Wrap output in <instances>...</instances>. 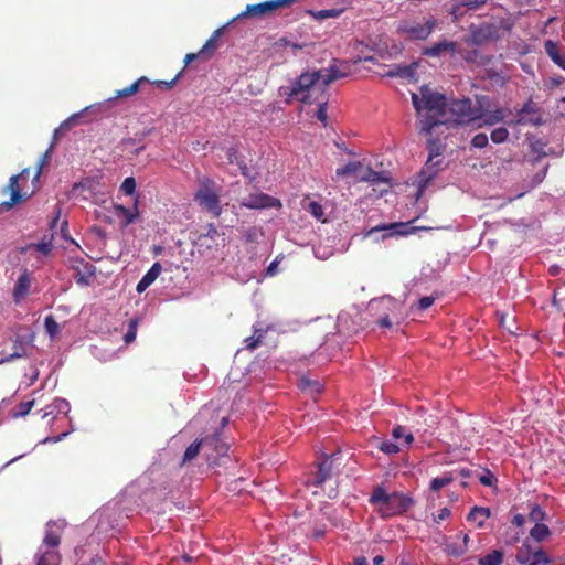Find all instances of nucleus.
Wrapping results in <instances>:
<instances>
[{
	"label": "nucleus",
	"instance_id": "1",
	"mask_svg": "<svg viewBox=\"0 0 565 565\" xmlns=\"http://www.w3.org/2000/svg\"><path fill=\"white\" fill-rule=\"evenodd\" d=\"M412 103L418 116H420V132L431 135L436 127L449 121L446 118L447 102L445 95L431 92L423 86L419 94H412Z\"/></svg>",
	"mask_w": 565,
	"mask_h": 565
},
{
	"label": "nucleus",
	"instance_id": "2",
	"mask_svg": "<svg viewBox=\"0 0 565 565\" xmlns=\"http://www.w3.org/2000/svg\"><path fill=\"white\" fill-rule=\"evenodd\" d=\"M323 72L312 71L305 72L291 82L289 87H282L286 89L285 94L292 97L303 104L313 103V93L319 92L320 94L326 93L327 86L322 85Z\"/></svg>",
	"mask_w": 565,
	"mask_h": 565
},
{
	"label": "nucleus",
	"instance_id": "3",
	"mask_svg": "<svg viewBox=\"0 0 565 565\" xmlns=\"http://www.w3.org/2000/svg\"><path fill=\"white\" fill-rule=\"evenodd\" d=\"M198 190L194 193V201L213 217H220L223 209L221 205V188L210 177L203 175L198 179Z\"/></svg>",
	"mask_w": 565,
	"mask_h": 565
},
{
	"label": "nucleus",
	"instance_id": "4",
	"mask_svg": "<svg viewBox=\"0 0 565 565\" xmlns=\"http://www.w3.org/2000/svg\"><path fill=\"white\" fill-rule=\"evenodd\" d=\"M427 148L429 156L425 163V167L418 174V195H420L429 182L434 179L438 171V167L441 163V154L444 151V145L438 139H429L427 141Z\"/></svg>",
	"mask_w": 565,
	"mask_h": 565
},
{
	"label": "nucleus",
	"instance_id": "5",
	"mask_svg": "<svg viewBox=\"0 0 565 565\" xmlns=\"http://www.w3.org/2000/svg\"><path fill=\"white\" fill-rule=\"evenodd\" d=\"M447 108L451 115V121L455 124H469L481 117V110L473 108L471 99L468 97L451 100L447 104Z\"/></svg>",
	"mask_w": 565,
	"mask_h": 565
},
{
	"label": "nucleus",
	"instance_id": "6",
	"mask_svg": "<svg viewBox=\"0 0 565 565\" xmlns=\"http://www.w3.org/2000/svg\"><path fill=\"white\" fill-rule=\"evenodd\" d=\"M437 26V20L433 17L427 19L424 23L416 21H401L397 26V33L406 35L413 41H425L435 31Z\"/></svg>",
	"mask_w": 565,
	"mask_h": 565
},
{
	"label": "nucleus",
	"instance_id": "7",
	"mask_svg": "<svg viewBox=\"0 0 565 565\" xmlns=\"http://www.w3.org/2000/svg\"><path fill=\"white\" fill-rule=\"evenodd\" d=\"M542 124V116L536 104L529 99L520 109L516 110L515 119L510 121L512 126H539Z\"/></svg>",
	"mask_w": 565,
	"mask_h": 565
},
{
	"label": "nucleus",
	"instance_id": "8",
	"mask_svg": "<svg viewBox=\"0 0 565 565\" xmlns=\"http://www.w3.org/2000/svg\"><path fill=\"white\" fill-rule=\"evenodd\" d=\"M499 38V28L495 24L483 23L479 26L470 28L469 43L472 45L480 46Z\"/></svg>",
	"mask_w": 565,
	"mask_h": 565
},
{
	"label": "nucleus",
	"instance_id": "9",
	"mask_svg": "<svg viewBox=\"0 0 565 565\" xmlns=\"http://www.w3.org/2000/svg\"><path fill=\"white\" fill-rule=\"evenodd\" d=\"M413 504L414 501L409 497L399 492H393L390 494V501L383 516L390 518L393 515L402 514L406 512Z\"/></svg>",
	"mask_w": 565,
	"mask_h": 565
},
{
	"label": "nucleus",
	"instance_id": "10",
	"mask_svg": "<svg viewBox=\"0 0 565 565\" xmlns=\"http://www.w3.org/2000/svg\"><path fill=\"white\" fill-rule=\"evenodd\" d=\"M30 174V168H25L21 171L19 175H12L9 180L8 190L11 193L10 201H4L0 203V211H8L10 210L14 204H18L22 201V194L19 185V179L25 178Z\"/></svg>",
	"mask_w": 565,
	"mask_h": 565
},
{
	"label": "nucleus",
	"instance_id": "11",
	"mask_svg": "<svg viewBox=\"0 0 565 565\" xmlns=\"http://www.w3.org/2000/svg\"><path fill=\"white\" fill-rule=\"evenodd\" d=\"M276 11L274 1L269 0L262 3L247 4L236 19L263 18L274 14Z\"/></svg>",
	"mask_w": 565,
	"mask_h": 565
},
{
	"label": "nucleus",
	"instance_id": "12",
	"mask_svg": "<svg viewBox=\"0 0 565 565\" xmlns=\"http://www.w3.org/2000/svg\"><path fill=\"white\" fill-rule=\"evenodd\" d=\"M242 205L248 209H265L280 206L278 199L273 198L265 193L249 194L242 201Z\"/></svg>",
	"mask_w": 565,
	"mask_h": 565
},
{
	"label": "nucleus",
	"instance_id": "13",
	"mask_svg": "<svg viewBox=\"0 0 565 565\" xmlns=\"http://www.w3.org/2000/svg\"><path fill=\"white\" fill-rule=\"evenodd\" d=\"M320 72H323L322 85L328 87L333 81L347 77L350 74V65L347 62L334 63Z\"/></svg>",
	"mask_w": 565,
	"mask_h": 565
},
{
	"label": "nucleus",
	"instance_id": "14",
	"mask_svg": "<svg viewBox=\"0 0 565 565\" xmlns=\"http://www.w3.org/2000/svg\"><path fill=\"white\" fill-rule=\"evenodd\" d=\"M61 532L62 531L56 522H47L45 535L39 548L56 550L61 544Z\"/></svg>",
	"mask_w": 565,
	"mask_h": 565
},
{
	"label": "nucleus",
	"instance_id": "15",
	"mask_svg": "<svg viewBox=\"0 0 565 565\" xmlns=\"http://www.w3.org/2000/svg\"><path fill=\"white\" fill-rule=\"evenodd\" d=\"M457 52V43L454 41H440L438 43L433 44L431 46H427L423 50V55L439 57L445 53L455 54Z\"/></svg>",
	"mask_w": 565,
	"mask_h": 565
},
{
	"label": "nucleus",
	"instance_id": "16",
	"mask_svg": "<svg viewBox=\"0 0 565 565\" xmlns=\"http://www.w3.org/2000/svg\"><path fill=\"white\" fill-rule=\"evenodd\" d=\"M70 409L71 406L66 399L55 398L51 404L42 409V418L51 417L52 419H55L60 414L67 415Z\"/></svg>",
	"mask_w": 565,
	"mask_h": 565
},
{
	"label": "nucleus",
	"instance_id": "17",
	"mask_svg": "<svg viewBox=\"0 0 565 565\" xmlns=\"http://www.w3.org/2000/svg\"><path fill=\"white\" fill-rule=\"evenodd\" d=\"M0 355V363H8L26 356V348L22 341V338L20 335L15 337L13 340L12 351L7 353L4 350H1Z\"/></svg>",
	"mask_w": 565,
	"mask_h": 565
},
{
	"label": "nucleus",
	"instance_id": "18",
	"mask_svg": "<svg viewBox=\"0 0 565 565\" xmlns=\"http://www.w3.org/2000/svg\"><path fill=\"white\" fill-rule=\"evenodd\" d=\"M35 565H61L62 556L57 550L38 548Z\"/></svg>",
	"mask_w": 565,
	"mask_h": 565
},
{
	"label": "nucleus",
	"instance_id": "19",
	"mask_svg": "<svg viewBox=\"0 0 565 565\" xmlns=\"http://www.w3.org/2000/svg\"><path fill=\"white\" fill-rule=\"evenodd\" d=\"M31 276L28 269H24L19 276L15 286L13 288V298L15 302L23 299L30 291Z\"/></svg>",
	"mask_w": 565,
	"mask_h": 565
},
{
	"label": "nucleus",
	"instance_id": "20",
	"mask_svg": "<svg viewBox=\"0 0 565 565\" xmlns=\"http://www.w3.org/2000/svg\"><path fill=\"white\" fill-rule=\"evenodd\" d=\"M162 271V266L159 262H156L150 269L143 275L136 286V291L142 294L147 288L156 281Z\"/></svg>",
	"mask_w": 565,
	"mask_h": 565
},
{
	"label": "nucleus",
	"instance_id": "21",
	"mask_svg": "<svg viewBox=\"0 0 565 565\" xmlns=\"http://www.w3.org/2000/svg\"><path fill=\"white\" fill-rule=\"evenodd\" d=\"M212 445L213 438L204 437L202 439L195 440L185 449L182 462L185 463L193 460L199 455L202 447L207 448L212 447Z\"/></svg>",
	"mask_w": 565,
	"mask_h": 565
},
{
	"label": "nucleus",
	"instance_id": "22",
	"mask_svg": "<svg viewBox=\"0 0 565 565\" xmlns=\"http://www.w3.org/2000/svg\"><path fill=\"white\" fill-rule=\"evenodd\" d=\"M390 494L391 493H387L384 488L376 487L370 497V503L379 505V512L382 516L384 515L385 509L388 504Z\"/></svg>",
	"mask_w": 565,
	"mask_h": 565
},
{
	"label": "nucleus",
	"instance_id": "23",
	"mask_svg": "<svg viewBox=\"0 0 565 565\" xmlns=\"http://www.w3.org/2000/svg\"><path fill=\"white\" fill-rule=\"evenodd\" d=\"M223 33V29H217L213 32L211 38L205 42V44L202 46V49L199 51V54H201L204 58H210L216 49L218 47V39Z\"/></svg>",
	"mask_w": 565,
	"mask_h": 565
},
{
	"label": "nucleus",
	"instance_id": "24",
	"mask_svg": "<svg viewBox=\"0 0 565 565\" xmlns=\"http://www.w3.org/2000/svg\"><path fill=\"white\" fill-rule=\"evenodd\" d=\"M332 475V461L329 458H324L318 463V471L316 473L315 483L317 486L323 484Z\"/></svg>",
	"mask_w": 565,
	"mask_h": 565
},
{
	"label": "nucleus",
	"instance_id": "25",
	"mask_svg": "<svg viewBox=\"0 0 565 565\" xmlns=\"http://www.w3.org/2000/svg\"><path fill=\"white\" fill-rule=\"evenodd\" d=\"M114 209L117 215H120L125 218L122 223L124 226L134 223L139 216L137 200L135 201L134 212L120 204H115Z\"/></svg>",
	"mask_w": 565,
	"mask_h": 565
},
{
	"label": "nucleus",
	"instance_id": "26",
	"mask_svg": "<svg viewBox=\"0 0 565 565\" xmlns=\"http://www.w3.org/2000/svg\"><path fill=\"white\" fill-rule=\"evenodd\" d=\"M149 83V79L146 76H141L136 82H134L131 85L119 89L116 92L114 99L116 98H126L130 97L135 94H137L141 87L142 84ZM113 100V98H109V102Z\"/></svg>",
	"mask_w": 565,
	"mask_h": 565
},
{
	"label": "nucleus",
	"instance_id": "27",
	"mask_svg": "<svg viewBox=\"0 0 565 565\" xmlns=\"http://www.w3.org/2000/svg\"><path fill=\"white\" fill-rule=\"evenodd\" d=\"M544 50L548 57L559 67L565 70V58L559 54V50L557 44L552 41L547 40L544 43Z\"/></svg>",
	"mask_w": 565,
	"mask_h": 565
},
{
	"label": "nucleus",
	"instance_id": "28",
	"mask_svg": "<svg viewBox=\"0 0 565 565\" xmlns=\"http://www.w3.org/2000/svg\"><path fill=\"white\" fill-rule=\"evenodd\" d=\"M313 103H317L318 109L316 113L317 119L324 126H328V115H327V105H328V96L326 93L316 96Z\"/></svg>",
	"mask_w": 565,
	"mask_h": 565
},
{
	"label": "nucleus",
	"instance_id": "29",
	"mask_svg": "<svg viewBox=\"0 0 565 565\" xmlns=\"http://www.w3.org/2000/svg\"><path fill=\"white\" fill-rule=\"evenodd\" d=\"M298 387L307 394L316 395L322 392L323 385L317 381L308 377H301Z\"/></svg>",
	"mask_w": 565,
	"mask_h": 565
},
{
	"label": "nucleus",
	"instance_id": "30",
	"mask_svg": "<svg viewBox=\"0 0 565 565\" xmlns=\"http://www.w3.org/2000/svg\"><path fill=\"white\" fill-rule=\"evenodd\" d=\"M418 64L412 63L409 65H396L394 70H391L388 76H398L402 78H414Z\"/></svg>",
	"mask_w": 565,
	"mask_h": 565
},
{
	"label": "nucleus",
	"instance_id": "31",
	"mask_svg": "<svg viewBox=\"0 0 565 565\" xmlns=\"http://www.w3.org/2000/svg\"><path fill=\"white\" fill-rule=\"evenodd\" d=\"M505 118V111L504 109L498 108L493 111L481 114V117L479 119L482 120V122L479 125L481 126H494L495 124L502 122Z\"/></svg>",
	"mask_w": 565,
	"mask_h": 565
},
{
	"label": "nucleus",
	"instance_id": "32",
	"mask_svg": "<svg viewBox=\"0 0 565 565\" xmlns=\"http://www.w3.org/2000/svg\"><path fill=\"white\" fill-rule=\"evenodd\" d=\"M490 516V510L488 508L473 507L468 514V521H475L478 526H482L484 521Z\"/></svg>",
	"mask_w": 565,
	"mask_h": 565
},
{
	"label": "nucleus",
	"instance_id": "33",
	"mask_svg": "<svg viewBox=\"0 0 565 565\" xmlns=\"http://www.w3.org/2000/svg\"><path fill=\"white\" fill-rule=\"evenodd\" d=\"M343 12V9H324L319 11L309 10L308 13L317 21L326 19L338 18Z\"/></svg>",
	"mask_w": 565,
	"mask_h": 565
},
{
	"label": "nucleus",
	"instance_id": "34",
	"mask_svg": "<svg viewBox=\"0 0 565 565\" xmlns=\"http://www.w3.org/2000/svg\"><path fill=\"white\" fill-rule=\"evenodd\" d=\"M503 562V553L494 550L491 553L479 558V565H501Z\"/></svg>",
	"mask_w": 565,
	"mask_h": 565
},
{
	"label": "nucleus",
	"instance_id": "35",
	"mask_svg": "<svg viewBox=\"0 0 565 565\" xmlns=\"http://www.w3.org/2000/svg\"><path fill=\"white\" fill-rule=\"evenodd\" d=\"M360 180L371 183H384L388 181V178H386L382 172H377L371 168H367L364 174L361 175Z\"/></svg>",
	"mask_w": 565,
	"mask_h": 565
},
{
	"label": "nucleus",
	"instance_id": "36",
	"mask_svg": "<svg viewBox=\"0 0 565 565\" xmlns=\"http://www.w3.org/2000/svg\"><path fill=\"white\" fill-rule=\"evenodd\" d=\"M551 534L547 525L543 523H536L530 531V535L536 542H542Z\"/></svg>",
	"mask_w": 565,
	"mask_h": 565
},
{
	"label": "nucleus",
	"instance_id": "37",
	"mask_svg": "<svg viewBox=\"0 0 565 565\" xmlns=\"http://www.w3.org/2000/svg\"><path fill=\"white\" fill-rule=\"evenodd\" d=\"M454 476L451 472L444 473L441 477L434 478L430 481V490L433 491H439L444 487L448 486L454 481Z\"/></svg>",
	"mask_w": 565,
	"mask_h": 565
},
{
	"label": "nucleus",
	"instance_id": "38",
	"mask_svg": "<svg viewBox=\"0 0 565 565\" xmlns=\"http://www.w3.org/2000/svg\"><path fill=\"white\" fill-rule=\"evenodd\" d=\"M362 168V163L360 161H351L348 164L338 168L335 170V175L338 178H344L347 175L356 173Z\"/></svg>",
	"mask_w": 565,
	"mask_h": 565
},
{
	"label": "nucleus",
	"instance_id": "39",
	"mask_svg": "<svg viewBox=\"0 0 565 565\" xmlns=\"http://www.w3.org/2000/svg\"><path fill=\"white\" fill-rule=\"evenodd\" d=\"M264 333H265V331L262 329L255 330L254 335L247 337L244 340L245 349L250 350V351L255 350L262 343Z\"/></svg>",
	"mask_w": 565,
	"mask_h": 565
},
{
	"label": "nucleus",
	"instance_id": "40",
	"mask_svg": "<svg viewBox=\"0 0 565 565\" xmlns=\"http://www.w3.org/2000/svg\"><path fill=\"white\" fill-rule=\"evenodd\" d=\"M302 207L317 220H322L324 212L320 203L316 201H309L307 204L303 203Z\"/></svg>",
	"mask_w": 565,
	"mask_h": 565
},
{
	"label": "nucleus",
	"instance_id": "41",
	"mask_svg": "<svg viewBox=\"0 0 565 565\" xmlns=\"http://www.w3.org/2000/svg\"><path fill=\"white\" fill-rule=\"evenodd\" d=\"M85 268L87 269V271L85 274L78 273L75 276L76 284L79 285V286H88L90 284V278L94 275V267H93V265L86 263L85 264Z\"/></svg>",
	"mask_w": 565,
	"mask_h": 565
},
{
	"label": "nucleus",
	"instance_id": "42",
	"mask_svg": "<svg viewBox=\"0 0 565 565\" xmlns=\"http://www.w3.org/2000/svg\"><path fill=\"white\" fill-rule=\"evenodd\" d=\"M44 327H45V331L46 333L50 335V338H55L61 329H60V324L56 322V320L53 318V316H47L44 320Z\"/></svg>",
	"mask_w": 565,
	"mask_h": 565
},
{
	"label": "nucleus",
	"instance_id": "43",
	"mask_svg": "<svg viewBox=\"0 0 565 565\" xmlns=\"http://www.w3.org/2000/svg\"><path fill=\"white\" fill-rule=\"evenodd\" d=\"M445 552L447 555L452 557H460L467 552V546L460 545V543H448L445 546Z\"/></svg>",
	"mask_w": 565,
	"mask_h": 565
},
{
	"label": "nucleus",
	"instance_id": "44",
	"mask_svg": "<svg viewBox=\"0 0 565 565\" xmlns=\"http://www.w3.org/2000/svg\"><path fill=\"white\" fill-rule=\"evenodd\" d=\"M34 404H35L34 399L21 402L17 406V409L13 413V417H23V416L28 415L31 412V409L33 408Z\"/></svg>",
	"mask_w": 565,
	"mask_h": 565
},
{
	"label": "nucleus",
	"instance_id": "45",
	"mask_svg": "<svg viewBox=\"0 0 565 565\" xmlns=\"http://www.w3.org/2000/svg\"><path fill=\"white\" fill-rule=\"evenodd\" d=\"M392 435L395 439L404 438L405 445H411L414 440L412 434H406L405 428L401 425L393 428Z\"/></svg>",
	"mask_w": 565,
	"mask_h": 565
},
{
	"label": "nucleus",
	"instance_id": "46",
	"mask_svg": "<svg viewBox=\"0 0 565 565\" xmlns=\"http://www.w3.org/2000/svg\"><path fill=\"white\" fill-rule=\"evenodd\" d=\"M490 137L494 143H502L508 139L509 131L504 127H499L492 130Z\"/></svg>",
	"mask_w": 565,
	"mask_h": 565
},
{
	"label": "nucleus",
	"instance_id": "47",
	"mask_svg": "<svg viewBox=\"0 0 565 565\" xmlns=\"http://www.w3.org/2000/svg\"><path fill=\"white\" fill-rule=\"evenodd\" d=\"M285 46H290V47L296 49V50H301V49L306 47L307 45L306 44H300V43L291 42L287 38H281V39H279L278 41H276L273 44V49L274 50H279V49L285 47Z\"/></svg>",
	"mask_w": 565,
	"mask_h": 565
},
{
	"label": "nucleus",
	"instance_id": "48",
	"mask_svg": "<svg viewBox=\"0 0 565 565\" xmlns=\"http://www.w3.org/2000/svg\"><path fill=\"white\" fill-rule=\"evenodd\" d=\"M88 108L84 109L83 111L81 113H77V114H74L72 115L70 118H67L66 120H64L61 126H60V129L62 130H67V129H71L73 126L77 125L79 119L83 117V113L86 111Z\"/></svg>",
	"mask_w": 565,
	"mask_h": 565
},
{
	"label": "nucleus",
	"instance_id": "49",
	"mask_svg": "<svg viewBox=\"0 0 565 565\" xmlns=\"http://www.w3.org/2000/svg\"><path fill=\"white\" fill-rule=\"evenodd\" d=\"M545 511L540 505L535 504L532 507L529 518L532 522H535L536 524L541 523V521L545 519Z\"/></svg>",
	"mask_w": 565,
	"mask_h": 565
},
{
	"label": "nucleus",
	"instance_id": "50",
	"mask_svg": "<svg viewBox=\"0 0 565 565\" xmlns=\"http://www.w3.org/2000/svg\"><path fill=\"white\" fill-rule=\"evenodd\" d=\"M179 77H180V74L175 75L171 81H153V82L149 81V84H152L162 90H169L175 86Z\"/></svg>",
	"mask_w": 565,
	"mask_h": 565
},
{
	"label": "nucleus",
	"instance_id": "51",
	"mask_svg": "<svg viewBox=\"0 0 565 565\" xmlns=\"http://www.w3.org/2000/svg\"><path fill=\"white\" fill-rule=\"evenodd\" d=\"M120 190L126 195H132L136 191V180L132 177H128L124 180V182L120 185Z\"/></svg>",
	"mask_w": 565,
	"mask_h": 565
},
{
	"label": "nucleus",
	"instance_id": "52",
	"mask_svg": "<svg viewBox=\"0 0 565 565\" xmlns=\"http://www.w3.org/2000/svg\"><path fill=\"white\" fill-rule=\"evenodd\" d=\"M49 158H50V149L46 150L45 153H43L41 156V158L39 159L38 164H36V171H35L34 178H33V182L39 181V178L42 173L43 167L49 162Z\"/></svg>",
	"mask_w": 565,
	"mask_h": 565
},
{
	"label": "nucleus",
	"instance_id": "53",
	"mask_svg": "<svg viewBox=\"0 0 565 565\" xmlns=\"http://www.w3.org/2000/svg\"><path fill=\"white\" fill-rule=\"evenodd\" d=\"M488 136L484 134V132H480V134H477L472 139H471V146L475 147V148H484L488 146Z\"/></svg>",
	"mask_w": 565,
	"mask_h": 565
},
{
	"label": "nucleus",
	"instance_id": "54",
	"mask_svg": "<svg viewBox=\"0 0 565 565\" xmlns=\"http://www.w3.org/2000/svg\"><path fill=\"white\" fill-rule=\"evenodd\" d=\"M380 450L387 455H393L397 454L401 450V448L395 443L386 440L381 444Z\"/></svg>",
	"mask_w": 565,
	"mask_h": 565
},
{
	"label": "nucleus",
	"instance_id": "55",
	"mask_svg": "<svg viewBox=\"0 0 565 565\" xmlns=\"http://www.w3.org/2000/svg\"><path fill=\"white\" fill-rule=\"evenodd\" d=\"M212 438H213V445L211 448H214L215 451L217 452V455L224 456L228 450V446L225 443L220 441L218 435H215Z\"/></svg>",
	"mask_w": 565,
	"mask_h": 565
},
{
	"label": "nucleus",
	"instance_id": "56",
	"mask_svg": "<svg viewBox=\"0 0 565 565\" xmlns=\"http://www.w3.org/2000/svg\"><path fill=\"white\" fill-rule=\"evenodd\" d=\"M531 561L534 562L535 564L540 565V564H547L550 562L546 553L539 548L537 551L533 552L532 556H531Z\"/></svg>",
	"mask_w": 565,
	"mask_h": 565
},
{
	"label": "nucleus",
	"instance_id": "57",
	"mask_svg": "<svg viewBox=\"0 0 565 565\" xmlns=\"http://www.w3.org/2000/svg\"><path fill=\"white\" fill-rule=\"evenodd\" d=\"M487 0H460V4L466 7L469 10H478L484 7Z\"/></svg>",
	"mask_w": 565,
	"mask_h": 565
},
{
	"label": "nucleus",
	"instance_id": "58",
	"mask_svg": "<svg viewBox=\"0 0 565 565\" xmlns=\"http://www.w3.org/2000/svg\"><path fill=\"white\" fill-rule=\"evenodd\" d=\"M137 321L131 320L129 323V330L125 334L124 339L126 343H131L136 339Z\"/></svg>",
	"mask_w": 565,
	"mask_h": 565
},
{
	"label": "nucleus",
	"instance_id": "59",
	"mask_svg": "<svg viewBox=\"0 0 565 565\" xmlns=\"http://www.w3.org/2000/svg\"><path fill=\"white\" fill-rule=\"evenodd\" d=\"M217 233L218 232H217L216 226L214 224H209L205 227V232L200 234L199 239H203V238L213 239L217 235Z\"/></svg>",
	"mask_w": 565,
	"mask_h": 565
},
{
	"label": "nucleus",
	"instance_id": "60",
	"mask_svg": "<svg viewBox=\"0 0 565 565\" xmlns=\"http://www.w3.org/2000/svg\"><path fill=\"white\" fill-rule=\"evenodd\" d=\"M276 10L287 9L298 3L300 0H273Z\"/></svg>",
	"mask_w": 565,
	"mask_h": 565
},
{
	"label": "nucleus",
	"instance_id": "61",
	"mask_svg": "<svg viewBox=\"0 0 565 565\" xmlns=\"http://www.w3.org/2000/svg\"><path fill=\"white\" fill-rule=\"evenodd\" d=\"M494 480V476L489 470H487L486 473L479 476V481L487 487H491Z\"/></svg>",
	"mask_w": 565,
	"mask_h": 565
},
{
	"label": "nucleus",
	"instance_id": "62",
	"mask_svg": "<svg viewBox=\"0 0 565 565\" xmlns=\"http://www.w3.org/2000/svg\"><path fill=\"white\" fill-rule=\"evenodd\" d=\"M36 249L44 255H49L53 249V244L51 241L42 242V243L36 244Z\"/></svg>",
	"mask_w": 565,
	"mask_h": 565
},
{
	"label": "nucleus",
	"instance_id": "63",
	"mask_svg": "<svg viewBox=\"0 0 565 565\" xmlns=\"http://www.w3.org/2000/svg\"><path fill=\"white\" fill-rule=\"evenodd\" d=\"M238 150L235 147H230L226 149V158L230 164L237 162Z\"/></svg>",
	"mask_w": 565,
	"mask_h": 565
},
{
	"label": "nucleus",
	"instance_id": "64",
	"mask_svg": "<svg viewBox=\"0 0 565 565\" xmlns=\"http://www.w3.org/2000/svg\"><path fill=\"white\" fill-rule=\"evenodd\" d=\"M434 301H435V299L433 297H428V296L422 297L418 300V308L420 310H426L434 303Z\"/></svg>",
	"mask_w": 565,
	"mask_h": 565
}]
</instances>
